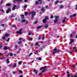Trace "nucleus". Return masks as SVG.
Wrapping results in <instances>:
<instances>
[{"instance_id":"nucleus-1","label":"nucleus","mask_w":77,"mask_h":77,"mask_svg":"<svg viewBox=\"0 0 77 77\" xmlns=\"http://www.w3.org/2000/svg\"><path fill=\"white\" fill-rule=\"evenodd\" d=\"M46 68H47V66H44V67H42L40 69V70H41L42 69H43L42 71V72L39 73L38 74V75H40L41 74H42V72H45V71H47V69H46Z\"/></svg>"},{"instance_id":"nucleus-2","label":"nucleus","mask_w":77,"mask_h":77,"mask_svg":"<svg viewBox=\"0 0 77 77\" xmlns=\"http://www.w3.org/2000/svg\"><path fill=\"white\" fill-rule=\"evenodd\" d=\"M60 50L59 49L55 48L54 50V52L53 53V54H54L60 52Z\"/></svg>"},{"instance_id":"nucleus-3","label":"nucleus","mask_w":77,"mask_h":77,"mask_svg":"<svg viewBox=\"0 0 77 77\" xmlns=\"http://www.w3.org/2000/svg\"><path fill=\"white\" fill-rule=\"evenodd\" d=\"M23 29H20L19 30V31H17L16 32V33H18V34H20V35H21L22 34V30Z\"/></svg>"},{"instance_id":"nucleus-4","label":"nucleus","mask_w":77,"mask_h":77,"mask_svg":"<svg viewBox=\"0 0 77 77\" xmlns=\"http://www.w3.org/2000/svg\"><path fill=\"white\" fill-rule=\"evenodd\" d=\"M70 42H69V45H71V44H72V42H74V39H70Z\"/></svg>"},{"instance_id":"nucleus-5","label":"nucleus","mask_w":77,"mask_h":77,"mask_svg":"<svg viewBox=\"0 0 77 77\" xmlns=\"http://www.w3.org/2000/svg\"><path fill=\"white\" fill-rule=\"evenodd\" d=\"M34 72V73L36 74V75H37V74L38 73V71L37 70H36V69H34L33 70Z\"/></svg>"},{"instance_id":"nucleus-6","label":"nucleus","mask_w":77,"mask_h":77,"mask_svg":"<svg viewBox=\"0 0 77 77\" xmlns=\"http://www.w3.org/2000/svg\"><path fill=\"white\" fill-rule=\"evenodd\" d=\"M11 8H8V10H7L6 11V14H8L9 12H11Z\"/></svg>"},{"instance_id":"nucleus-7","label":"nucleus","mask_w":77,"mask_h":77,"mask_svg":"<svg viewBox=\"0 0 77 77\" xmlns=\"http://www.w3.org/2000/svg\"><path fill=\"white\" fill-rule=\"evenodd\" d=\"M45 45H43L42 46V48H41L40 49V50H41V51H42V50H43V48L45 49Z\"/></svg>"},{"instance_id":"nucleus-8","label":"nucleus","mask_w":77,"mask_h":77,"mask_svg":"<svg viewBox=\"0 0 77 77\" xmlns=\"http://www.w3.org/2000/svg\"><path fill=\"white\" fill-rule=\"evenodd\" d=\"M31 14H32V15H36V12L32 11L31 12Z\"/></svg>"},{"instance_id":"nucleus-9","label":"nucleus","mask_w":77,"mask_h":77,"mask_svg":"<svg viewBox=\"0 0 77 77\" xmlns=\"http://www.w3.org/2000/svg\"><path fill=\"white\" fill-rule=\"evenodd\" d=\"M75 16H76V14H74L73 15L70 16V18H72V17H75Z\"/></svg>"},{"instance_id":"nucleus-10","label":"nucleus","mask_w":77,"mask_h":77,"mask_svg":"<svg viewBox=\"0 0 77 77\" xmlns=\"http://www.w3.org/2000/svg\"><path fill=\"white\" fill-rule=\"evenodd\" d=\"M48 27V25L47 24H45L44 26V28H45L46 29V28H47Z\"/></svg>"},{"instance_id":"nucleus-11","label":"nucleus","mask_w":77,"mask_h":77,"mask_svg":"<svg viewBox=\"0 0 77 77\" xmlns=\"http://www.w3.org/2000/svg\"><path fill=\"white\" fill-rule=\"evenodd\" d=\"M6 6H11V4L10 3H7L5 5Z\"/></svg>"},{"instance_id":"nucleus-12","label":"nucleus","mask_w":77,"mask_h":77,"mask_svg":"<svg viewBox=\"0 0 77 77\" xmlns=\"http://www.w3.org/2000/svg\"><path fill=\"white\" fill-rule=\"evenodd\" d=\"M21 40H22V41H26V40H25V39H23V38H19V41H20Z\"/></svg>"},{"instance_id":"nucleus-13","label":"nucleus","mask_w":77,"mask_h":77,"mask_svg":"<svg viewBox=\"0 0 77 77\" xmlns=\"http://www.w3.org/2000/svg\"><path fill=\"white\" fill-rule=\"evenodd\" d=\"M17 7V5H14L12 8V10H15V8Z\"/></svg>"},{"instance_id":"nucleus-14","label":"nucleus","mask_w":77,"mask_h":77,"mask_svg":"<svg viewBox=\"0 0 77 77\" xmlns=\"http://www.w3.org/2000/svg\"><path fill=\"white\" fill-rule=\"evenodd\" d=\"M59 2V0H57L54 2L55 5H57L58 2Z\"/></svg>"},{"instance_id":"nucleus-15","label":"nucleus","mask_w":77,"mask_h":77,"mask_svg":"<svg viewBox=\"0 0 77 77\" xmlns=\"http://www.w3.org/2000/svg\"><path fill=\"white\" fill-rule=\"evenodd\" d=\"M20 16L21 17V19H24V15L22 14L20 15Z\"/></svg>"},{"instance_id":"nucleus-16","label":"nucleus","mask_w":77,"mask_h":77,"mask_svg":"<svg viewBox=\"0 0 77 77\" xmlns=\"http://www.w3.org/2000/svg\"><path fill=\"white\" fill-rule=\"evenodd\" d=\"M41 11L42 12H45V10H44V8H42L41 9Z\"/></svg>"},{"instance_id":"nucleus-17","label":"nucleus","mask_w":77,"mask_h":77,"mask_svg":"<svg viewBox=\"0 0 77 77\" xmlns=\"http://www.w3.org/2000/svg\"><path fill=\"white\" fill-rule=\"evenodd\" d=\"M5 37H8V36H9V34L6 33L5 35Z\"/></svg>"},{"instance_id":"nucleus-18","label":"nucleus","mask_w":77,"mask_h":77,"mask_svg":"<svg viewBox=\"0 0 77 77\" xmlns=\"http://www.w3.org/2000/svg\"><path fill=\"white\" fill-rule=\"evenodd\" d=\"M14 14H12L11 16H9V17L11 18H12V17H14Z\"/></svg>"},{"instance_id":"nucleus-19","label":"nucleus","mask_w":77,"mask_h":77,"mask_svg":"<svg viewBox=\"0 0 77 77\" xmlns=\"http://www.w3.org/2000/svg\"><path fill=\"white\" fill-rule=\"evenodd\" d=\"M54 17L56 20H57V19L59 18V16H54Z\"/></svg>"},{"instance_id":"nucleus-20","label":"nucleus","mask_w":77,"mask_h":77,"mask_svg":"<svg viewBox=\"0 0 77 77\" xmlns=\"http://www.w3.org/2000/svg\"><path fill=\"white\" fill-rule=\"evenodd\" d=\"M43 23H45L47 22V20H46L45 19H44L43 20Z\"/></svg>"},{"instance_id":"nucleus-21","label":"nucleus","mask_w":77,"mask_h":77,"mask_svg":"<svg viewBox=\"0 0 77 77\" xmlns=\"http://www.w3.org/2000/svg\"><path fill=\"white\" fill-rule=\"evenodd\" d=\"M8 48H8L7 46H5L4 48V50H7Z\"/></svg>"},{"instance_id":"nucleus-22","label":"nucleus","mask_w":77,"mask_h":77,"mask_svg":"<svg viewBox=\"0 0 77 77\" xmlns=\"http://www.w3.org/2000/svg\"><path fill=\"white\" fill-rule=\"evenodd\" d=\"M63 7H64V6L62 5H61L60 6V9H62L63 8Z\"/></svg>"},{"instance_id":"nucleus-23","label":"nucleus","mask_w":77,"mask_h":77,"mask_svg":"<svg viewBox=\"0 0 77 77\" xmlns=\"http://www.w3.org/2000/svg\"><path fill=\"white\" fill-rule=\"evenodd\" d=\"M70 77H77V75H72L70 76Z\"/></svg>"},{"instance_id":"nucleus-24","label":"nucleus","mask_w":77,"mask_h":77,"mask_svg":"<svg viewBox=\"0 0 77 77\" xmlns=\"http://www.w3.org/2000/svg\"><path fill=\"white\" fill-rule=\"evenodd\" d=\"M58 20H57V19H55V20H54V22L55 23H57V22Z\"/></svg>"},{"instance_id":"nucleus-25","label":"nucleus","mask_w":77,"mask_h":77,"mask_svg":"<svg viewBox=\"0 0 77 77\" xmlns=\"http://www.w3.org/2000/svg\"><path fill=\"white\" fill-rule=\"evenodd\" d=\"M21 23H24L26 21V20L25 19L23 20H21Z\"/></svg>"},{"instance_id":"nucleus-26","label":"nucleus","mask_w":77,"mask_h":77,"mask_svg":"<svg viewBox=\"0 0 77 77\" xmlns=\"http://www.w3.org/2000/svg\"><path fill=\"white\" fill-rule=\"evenodd\" d=\"M45 19L46 20H47L48 19V16H46L45 17Z\"/></svg>"},{"instance_id":"nucleus-27","label":"nucleus","mask_w":77,"mask_h":77,"mask_svg":"<svg viewBox=\"0 0 77 77\" xmlns=\"http://www.w3.org/2000/svg\"><path fill=\"white\" fill-rule=\"evenodd\" d=\"M41 27H42V26H41V25L40 26L37 27V29H41Z\"/></svg>"},{"instance_id":"nucleus-28","label":"nucleus","mask_w":77,"mask_h":77,"mask_svg":"<svg viewBox=\"0 0 77 77\" xmlns=\"http://www.w3.org/2000/svg\"><path fill=\"white\" fill-rule=\"evenodd\" d=\"M39 45V43L38 42H36L35 44V45H36V46H37V45Z\"/></svg>"},{"instance_id":"nucleus-29","label":"nucleus","mask_w":77,"mask_h":77,"mask_svg":"<svg viewBox=\"0 0 77 77\" xmlns=\"http://www.w3.org/2000/svg\"><path fill=\"white\" fill-rule=\"evenodd\" d=\"M19 65H21L22 63V62L21 61H20L18 63Z\"/></svg>"},{"instance_id":"nucleus-30","label":"nucleus","mask_w":77,"mask_h":77,"mask_svg":"<svg viewBox=\"0 0 77 77\" xmlns=\"http://www.w3.org/2000/svg\"><path fill=\"white\" fill-rule=\"evenodd\" d=\"M65 21H66V20H65V19H64L63 20H62V23H65Z\"/></svg>"},{"instance_id":"nucleus-31","label":"nucleus","mask_w":77,"mask_h":77,"mask_svg":"<svg viewBox=\"0 0 77 77\" xmlns=\"http://www.w3.org/2000/svg\"><path fill=\"white\" fill-rule=\"evenodd\" d=\"M29 40H30V41H32L33 40V39L31 37H29Z\"/></svg>"},{"instance_id":"nucleus-32","label":"nucleus","mask_w":77,"mask_h":77,"mask_svg":"<svg viewBox=\"0 0 77 77\" xmlns=\"http://www.w3.org/2000/svg\"><path fill=\"white\" fill-rule=\"evenodd\" d=\"M22 42H21V41H20L19 42H18V43L19 44H21Z\"/></svg>"},{"instance_id":"nucleus-33","label":"nucleus","mask_w":77,"mask_h":77,"mask_svg":"<svg viewBox=\"0 0 77 77\" xmlns=\"http://www.w3.org/2000/svg\"><path fill=\"white\" fill-rule=\"evenodd\" d=\"M31 18L32 20H33V18H34V16L32 15L31 16Z\"/></svg>"},{"instance_id":"nucleus-34","label":"nucleus","mask_w":77,"mask_h":77,"mask_svg":"<svg viewBox=\"0 0 77 77\" xmlns=\"http://www.w3.org/2000/svg\"><path fill=\"white\" fill-rule=\"evenodd\" d=\"M73 36V35L72 34H71L70 37H71V38H72V37Z\"/></svg>"},{"instance_id":"nucleus-35","label":"nucleus","mask_w":77,"mask_h":77,"mask_svg":"<svg viewBox=\"0 0 77 77\" xmlns=\"http://www.w3.org/2000/svg\"><path fill=\"white\" fill-rule=\"evenodd\" d=\"M4 26H5V27H8V26H7V25L6 24H4Z\"/></svg>"},{"instance_id":"nucleus-36","label":"nucleus","mask_w":77,"mask_h":77,"mask_svg":"<svg viewBox=\"0 0 77 77\" xmlns=\"http://www.w3.org/2000/svg\"><path fill=\"white\" fill-rule=\"evenodd\" d=\"M19 72L20 73H21V74H23V71L22 70H20Z\"/></svg>"},{"instance_id":"nucleus-37","label":"nucleus","mask_w":77,"mask_h":77,"mask_svg":"<svg viewBox=\"0 0 77 77\" xmlns=\"http://www.w3.org/2000/svg\"><path fill=\"white\" fill-rule=\"evenodd\" d=\"M10 39V38H8L7 40H6V42H8L9 41V40Z\"/></svg>"},{"instance_id":"nucleus-38","label":"nucleus","mask_w":77,"mask_h":77,"mask_svg":"<svg viewBox=\"0 0 77 77\" xmlns=\"http://www.w3.org/2000/svg\"><path fill=\"white\" fill-rule=\"evenodd\" d=\"M39 60H42V58L41 57H39L38 59Z\"/></svg>"},{"instance_id":"nucleus-39","label":"nucleus","mask_w":77,"mask_h":77,"mask_svg":"<svg viewBox=\"0 0 77 77\" xmlns=\"http://www.w3.org/2000/svg\"><path fill=\"white\" fill-rule=\"evenodd\" d=\"M38 3H39V2L38 1H36V2H35L36 5H38Z\"/></svg>"},{"instance_id":"nucleus-40","label":"nucleus","mask_w":77,"mask_h":77,"mask_svg":"<svg viewBox=\"0 0 77 77\" xmlns=\"http://www.w3.org/2000/svg\"><path fill=\"white\" fill-rule=\"evenodd\" d=\"M41 36H39V37L38 38V40H40V39H41Z\"/></svg>"},{"instance_id":"nucleus-41","label":"nucleus","mask_w":77,"mask_h":77,"mask_svg":"<svg viewBox=\"0 0 77 77\" xmlns=\"http://www.w3.org/2000/svg\"><path fill=\"white\" fill-rule=\"evenodd\" d=\"M71 76V75L69 74H67V76L68 77H69Z\"/></svg>"},{"instance_id":"nucleus-42","label":"nucleus","mask_w":77,"mask_h":77,"mask_svg":"<svg viewBox=\"0 0 77 77\" xmlns=\"http://www.w3.org/2000/svg\"><path fill=\"white\" fill-rule=\"evenodd\" d=\"M28 14V12H26L25 13V15H27Z\"/></svg>"},{"instance_id":"nucleus-43","label":"nucleus","mask_w":77,"mask_h":77,"mask_svg":"<svg viewBox=\"0 0 77 77\" xmlns=\"http://www.w3.org/2000/svg\"><path fill=\"white\" fill-rule=\"evenodd\" d=\"M72 66L73 68H75V66L74 65H73Z\"/></svg>"},{"instance_id":"nucleus-44","label":"nucleus","mask_w":77,"mask_h":77,"mask_svg":"<svg viewBox=\"0 0 77 77\" xmlns=\"http://www.w3.org/2000/svg\"><path fill=\"white\" fill-rule=\"evenodd\" d=\"M16 0L18 2H22V1H23V0Z\"/></svg>"},{"instance_id":"nucleus-45","label":"nucleus","mask_w":77,"mask_h":77,"mask_svg":"<svg viewBox=\"0 0 77 77\" xmlns=\"http://www.w3.org/2000/svg\"><path fill=\"white\" fill-rule=\"evenodd\" d=\"M2 48V45L0 44V49H1Z\"/></svg>"},{"instance_id":"nucleus-46","label":"nucleus","mask_w":77,"mask_h":77,"mask_svg":"<svg viewBox=\"0 0 77 77\" xmlns=\"http://www.w3.org/2000/svg\"><path fill=\"white\" fill-rule=\"evenodd\" d=\"M6 38L5 36H3L2 38V39H5Z\"/></svg>"},{"instance_id":"nucleus-47","label":"nucleus","mask_w":77,"mask_h":77,"mask_svg":"<svg viewBox=\"0 0 77 77\" xmlns=\"http://www.w3.org/2000/svg\"><path fill=\"white\" fill-rule=\"evenodd\" d=\"M12 26L13 27H16V25H12Z\"/></svg>"},{"instance_id":"nucleus-48","label":"nucleus","mask_w":77,"mask_h":77,"mask_svg":"<svg viewBox=\"0 0 77 77\" xmlns=\"http://www.w3.org/2000/svg\"><path fill=\"white\" fill-rule=\"evenodd\" d=\"M17 47H18V45H16L14 46L15 48H17Z\"/></svg>"},{"instance_id":"nucleus-49","label":"nucleus","mask_w":77,"mask_h":77,"mask_svg":"<svg viewBox=\"0 0 77 77\" xmlns=\"http://www.w3.org/2000/svg\"><path fill=\"white\" fill-rule=\"evenodd\" d=\"M44 36H43L42 37V40H44Z\"/></svg>"},{"instance_id":"nucleus-50","label":"nucleus","mask_w":77,"mask_h":77,"mask_svg":"<svg viewBox=\"0 0 77 77\" xmlns=\"http://www.w3.org/2000/svg\"><path fill=\"white\" fill-rule=\"evenodd\" d=\"M17 66V64H15L13 66V67H15Z\"/></svg>"},{"instance_id":"nucleus-51","label":"nucleus","mask_w":77,"mask_h":77,"mask_svg":"<svg viewBox=\"0 0 77 77\" xmlns=\"http://www.w3.org/2000/svg\"><path fill=\"white\" fill-rule=\"evenodd\" d=\"M10 56H13V54H12V53H11L10 54Z\"/></svg>"},{"instance_id":"nucleus-52","label":"nucleus","mask_w":77,"mask_h":77,"mask_svg":"<svg viewBox=\"0 0 77 77\" xmlns=\"http://www.w3.org/2000/svg\"><path fill=\"white\" fill-rule=\"evenodd\" d=\"M50 18H53V16H51Z\"/></svg>"},{"instance_id":"nucleus-53","label":"nucleus","mask_w":77,"mask_h":77,"mask_svg":"<svg viewBox=\"0 0 77 77\" xmlns=\"http://www.w3.org/2000/svg\"><path fill=\"white\" fill-rule=\"evenodd\" d=\"M3 3V0H2L0 2V4H2Z\"/></svg>"},{"instance_id":"nucleus-54","label":"nucleus","mask_w":77,"mask_h":77,"mask_svg":"<svg viewBox=\"0 0 77 77\" xmlns=\"http://www.w3.org/2000/svg\"><path fill=\"white\" fill-rule=\"evenodd\" d=\"M73 50H74L75 49H75H76V46H75L74 48H73Z\"/></svg>"},{"instance_id":"nucleus-55","label":"nucleus","mask_w":77,"mask_h":77,"mask_svg":"<svg viewBox=\"0 0 77 77\" xmlns=\"http://www.w3.org/2000/svg\"><path fill=\"white\" fill-rule=\"evenodd\" d=\"M75 9L77 10V5H76V8H75Z\"/></svg>"},{"instance_id":"nucleus-56","label":"nucleus","mask_w":77,"mask_h":77,"mask_svg":"<svg viewBox=\"0 0 77 77\" xmlns=\"http://www.w3.org/2000/svg\"><path fill=\"white\" fill-rule=\"evenodd\" d=\"M28 24V21H26V23H25V24Z\"/></svg>"},{"instance_id":"nucleus-57","label":"nucleus","mask_w":77,"mask_h":77,"mask_svg":"<svg viewBox=\"0 0 77 77\" xmlns=\"http://www.w3.org/2000/svg\"><path fill=\"white\" fill-rule=\"evenodd\" d=\"M10 61H7V63H9Z\"/></svg>"},{"instance_id":"nucleus-58","label":"nucleus","mask_w":77,"mask_h":77,"mask_svg":"<svg viewBox=\"0 0 77 77\" xmlns=\"http://www.w3.org/2000/svg\"><path fill=\"white\" fill-rule=\"evenodd\" d=\"M19 77H23V75H20L19 76Z\"/></svg>"},{"instance_id":"nucleus-59","label":"nucleus","mask_w":77,"mask_h":77,"mask_svg":"<svg viewBox=\"0 0 77 77\" xmlns=\"http://www.w3.org/2000/svg\"><path fill=\"white\" fill-rule=\"evenodd\" d=\"M66 72L68 74H69V72Z\"/></svg>"},{"instance_id":"nucleus-60","label":"nucleus","mask_w":77,"mask_h":77,"mask_svg":"<svg viewBox=\"0 0 77 77\" xmlns=\"http://www.w3.org/2000/svg\"><path fill=\"white\" fill-rule=\"evenodd\" d=\"M32 54H33L32 53H31L29 54V55L30 56H31V55H32Z\"/></svg>"},{"instance_id":"nucleus-61","label":"nucleus","mask_w":77,"mask_h":77,"mask_svg":"<svg viewBox=\"0 0 77 77\" xmlns=\"http://www.w3.org/2000/svg\"><path fill=\"white\" fill-rule=\"evenodd\" d=\"M4 58H5V57H2L1 58V59H4Z\"/></svg>"},{"instance_id":"nucleus-62","label":"nucleus","mask_w":77,"mask_h":77,"mask_svg":"<svg viewBox=\"0 0 77 77\" xmlns=\"http://www.w3.org/2000/svg\"><path fill=\"white\" fill-rule=\"evenodd\" d=\"M31 34L32 33L31 32H29L28 33V35H31Z\"/></svg>"},{"instance_id":"nucleus-63","label":"nucleus","mask_w":77,"mask_h":77,"mask_svg":"<svg viewBox=\"0 0 77 77\" xmlns=\"http://www.w3.org/2000/svg\"><path fill=\"white\" fill-rule=\"evenodd\" d=\"M27 6L26 5H25L24 6V7L25 8H27Z\"/></svg>"},{"instance_id":"nucleus-64","label":"nucleus","mask_w":77,"mask_h":77,"mask_svg":"<svg viewBox=\"0 0 77 77\" xmlns=\"http://www.w3.org/2000/svg\"><path fill=\"white\" fill-rule=\"evenodd\" d=\"M69 53H72V52L71 51H69Z\"/></svg>"}]
</instances>
